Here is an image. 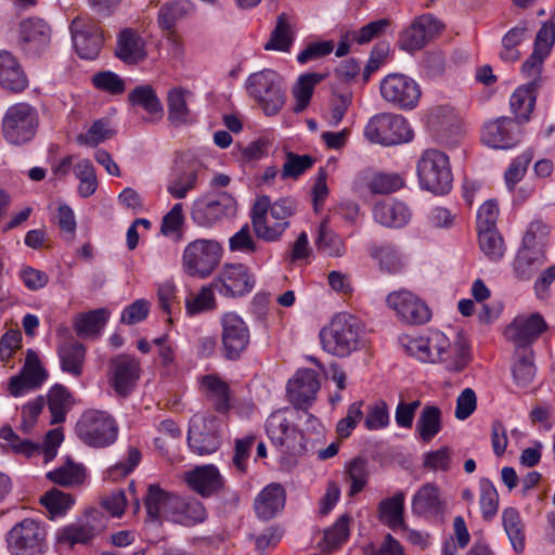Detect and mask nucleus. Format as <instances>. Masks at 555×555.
Returning <instances> with one entry per match:
<instances>
[{"label":"nucleus","mask_w":555,"mask_h":555,"mask_svg":"<svg viewBox=\"0 0 555 555\" xmlns=\"http://www.w3.org/2000/svg\"><path fill=\"white\" fill-rule=\"evenodd\" d=\"M400 344L404 350L423 363L441 364L449 372H461L470 362V348L464 341L452 344L438 330H428L421 335H403Z\"/></svg>","instance_id":"nucleus-1"},{"label":"nucleus","mask_w":555,"mask_h":555,"mask_svg":"<svg viewBox=\"0 0 555 555\" xmlns=\"http://www.w3.org/2000/svg\"><path fill=\"white\" fill-rule=\"evenodd\" d=\"M296 210L297 202L293 197H282L273 203L269 196L257 197L250 212L256 235L267 242L280 240Z\"/></svg>","instance_id":"nucleus-2"},{"label":"nucleus","mask_w":555,"mask_h":555,"mask_svg":"<svg viewBox=\"0 0 555 555\" xmlns=\"http://www.w3.org/2000/svg\"><path fill=\"white\" fill-rule=\"evenodd\" d=\"M322 349L331 356L346 358L364 345L363 327L358 318L338 313L320 331Z\"/></svg>","instance_id":"nucleus-3"},{"label":"nucleus","mask_w":555,"mask_h":555,"mask_svg":"<svg viewBox=\"0 0 555 555\" xmlns=\"http://www.w3.org/2000/svg\"><path fill=\"white\" fill-rule=\"evenodd\" d=\"M416 173L422 190L443 195L452 188L453 176L449 156L439 150H425L416 164Z\"/></svg>","instance_id":"nucleus-4"},{"label":"nucleus","mask_w":555,"mask_h":555,"mask_svg":"<svg viewBox=\"0 0 555 555\" xmlns=\"http://www.w3.org/2000/svg\"><path fill=\"white\" fill-rule=\"evenodd\" d=\"M119 427L116 420L106 411L90 409L85 411L77 424L76 435L91 448H106L118 438Z\"/></svg>","instance_id":"nucleus-5"},{"label":"nucleus","mask_w":555,"mask_h":555,"mask_svg":"<svg viewBox=\"0 0 555 555\" xmlns=\"http://www.w3.org/2000/svg\"><path fill=\"white\" fill-rule=\"evenodd\" d=\"M223 254L222 245L212 238H196L182 253V269L193 278L205 279L219 266Z\"/></svg>","instance_id":"nucleus-6"},{"label":"nucleus","mask_w":555,"mask_h":555,"mask_svg":"<svg viewBox=\"0 0 555 555\" xmlns=\"http://www.w3.org/2000/svg\"><path fill=\"white\" fill-rule=\"evenodd\" d=\"M413 130L406 118L391 113L376 114L364 127V137L372 143L392 146L408 143L413 139Z\"/></svg>","instance_id":"nucleus-7"},{"label":"nucleus","mask_w":555,"mask_h":555,"mask_svg":"<svg viewBox=\"0 0 555 555\" xmlns=\"http://www.w3.org/2000/svg\"><path fill=\"white\" fill-rule=\"evenodd\" d=\"M237 203L227 192H211L198 196L192 203V221L201 227L210 229L225 219L235 216Z\"/></svg>","instance_id":"nucleus-8"},{"label":"nucleus","mask_w":555,"mask_h":555,"mask_svg":"<svg viewBox=\"0 0 555 555\" xmlns=\"http://www.w3.org/2000/svg\"><path fill=\"white\" fill-rule=\"evenodd\" d=\"M47 539V526L37 518H24L7 533V544L12 555L42 553Z\"/></svg>","instance_id":"nucleus-9"},{"label":"nucleus","mask_w":555,"mask_h":555,"mask_svg":"<svg viewBox=\"0 0 555 555\" xmlns=\"http://www.w3.org/2000/svg\"><path fill=\"white\" fill-rule=\"evenodd\" d=\"M39 125L38 112L28 103L11 105L2 120V130L5 140L14 145L30 141Z\"/></svg>","instance_id":"nucleus-10"},{"label":"nucleus","mask_w":555,"mask_h":555,"mask_svg":"<svg viewBox=\"0 0 555 555\" xmlns=\"http://www.w3.org/2000/svg\"><path fill=\"white\" fill-rule=\"evenodd\" d=\"M246 90L267 116L276 115L285 103L281 81L275 72H253L246 80Z\"/></svg>","instance_id":"nucleus-11"},{"label":"nucleus","mask_w":555,"mask_h":555,"mask_svg":"<svg viewBox=\"0 0 555 555\" xmlns=\"http://www.w3.org/2000/svg\"><path fill=\"white\" fill-rule=\"evenodd\" d=\"M203 171V163L193 154L177 155L167 181V192L176 199L185 198L190 192L197 189Z\"/></svg>","instance_id":"nucleus-12"},{"label":"nucleus","mask_w":555,"mask_h":555,"mask_svg":"<svg viewBox=\"0 0 555 555\" xmlns=\"http://www.w3.org/2000/svg\"><path fill=\"white\" fill-rule=\"evenodd\" d=\"M0 438L16 454L29 459L42 456L43 462L49 463L56 456L57 449L64 440V434L62 428H53L47 433L43 443L39 444L29 439L21 438L10 426H4L0 429Z\"/></svg>","instance_id":"nucleus-13"},{"label":"nucleus","mask_w":555,"mask_h":555,"mask_svg":"<svg viewBox=\"0 0 555 555\" xmlns=\"http://www.w3.org/2000/svg\"><path fill=\"white\" fill-rule=\"evenodd\" d=\"M387 307L404 324L424 325L431 320L433 312L425 299L408 288L390 292L386 297Z\"/></svg>","instance_id":"nucleus-14"},{"label":"nucleus","mask_w":555,"mask_h":555,"mask_svg":"<svg viewBox=\"0 0 555 555\" xmlns=\"http://www.w3.org/2000/svg\"><path fill=\"white\" fill-rule=\"evenodd\" d=\"M224 421L215 415H194L190 421L188 443L198 455L215 453L221 446Z\"/></svg>","instance_id":"nucleus-15"},{"label":"nucleus","mask_w":555,"mask_h":555,"mask_svg":"<svg viewBox=\"0 0 555 555\" xmlns=\"http://www.w3.org/2000/svg\"><path fill=\"white\" fill-rule=\"evenodd\" d=\"M382 98L403 111H412L420 102V85L410 76L392 72L386 75L379 85Z\"/></svg>","instance_id":"nucleus-16"},{"label":"nucleus","mask_w":555,"mask_h":555,"mask_svg":"<svg viewBox=\"0 0 555 555\" xmlns=\"http://www.w3.org/2000/svg\"><path fill=\"white\" fill-rule=\"evenodd\" d=\"M294 417L292 410L284 409L271 413L267 418V435L284 453H294L302 448V434L295 426Z\"/></svg>","instance_id":"nucleus-17"},{"label":"nucleus","mask_w":555,"mask_h":555,"mask_svg":"<svg viewBox=\"0 0 555 555\" xmlns=\"http://www.w3.org/2000/svg\"><path fill=\"white\" fill-rule=\"evenodd\" d=\"M69 29L78 56L83 60L96 59L104 43L100 25L88 16H77L72 21Z\"/></svg>","instance_id":"nucleus-18"},{"label":"nucleus","mask_w":555,"mask_h":555,"mask_svg":"<svg viewBox=\"0 0 555 555\" xmlns=\"http://www.w3.org/2000/svg\"><path fill=\"white\" fill-rule=\"evenodd\" d=\"M223 354L237 360L250 343V331L245 320L236 312H227L221 318Z\"/></svg>","instance_id":"nucleus-19"},{"label":"nucleus","mask_w":555,"mask_h":555,"mask_svg":"<svg viewBox=\"0 0 555 555\" xmlns=\"http://www.w3.org/2000/svg\"><path fill=\"white\" fill-rule=\"evenodd\" d=\"M443 25L431 14L416 17L399 36V47L408 52L423 49L429 41L438 36Z\"/></svg>","instance_id":"nucleus-20"},{"label":"nucleus","mask_w":555,"mask_h":555,"mask_svg":"<svg viewBox=\"0 0 555 555\" xmlns=\"http://www.w3.org/2000/svg\"><path fill=\"white\" fill-rule=\"evenodd\" d=\"M256 279L242 263L227 264L214 283L217 292L224 297H242L255 287Z\"/></svg>","instance_id":"nucleus-21"},{"label":"nucleus","mask_w":555,"mask_h":555,"mask_svg":"<svg viewBox=\"0 0 555 555\" xmlns=\"http://www.w3.org/2000/svg\"><path fill=\"white\" fill-rule=\"evenodd\" d=\"M481 140L492 149L508 150L520 142L521 130L514 119L500 117L483 126Z\"/></svg>","instance_id":"nucleus-22"},{"label":"nucleus","mask_w":555,"mask_h":555,"mask_svg":"<svg viewBox=\"0 0 555 555\" xmlns=\"http://www.w3.org/2000/svg\"><path fill=\"white\" fill-rule=\"evenodd\" d=\"M141 375V364L138 359L120 354L112 359L109 365V384L117 395L128 396L135 387Z\"/></svg>","instance_id":"nucleus-23"},{"label":"nucleus","mask_w":555,"mask_h":555,"mask_svg":"<svg viewBox=\"0 0 555 555\" xmlns=\"http://www.w3.org/2000/svg\"><path fill=\"white\" fill-rule=\"evenodd\" d=\"M447 503L441 496L440 489L433 482L424 483L413 495L412 513L428 520L442 518Z\"/></svg>","instance_id":"nucleus-24"},{"label":"nucleus","mask_w":555,"mask_h":555,"mask_svg":"<svg viewBox=\"0 0 555 555\" xmlns=\"http://www.w3.org/2000/svg\"><path fill=\"white\" fill-rule=\"evenodd\" d=\"M319 389V375L312 369L298 370L287 384L289 401L299 409L308 408L315 399Z\"/></svg>","instance_id":"nucleus-25"},{"label":"nucleus","mask_w":555,"mask_h":555,"mask_svg":"<svg viewBox=\"0 0 555 555\" xmlns=\"http://www.w3.org/2000/svg\"><path fill=\"white\" fill-rule=\"evenodd\" d=\"M547 324L540 313L519 314L505 328V336L517 346L532 344L545 330Z\"/></svg>","instance_id":"nucleus-26"},{"label":"nucleus","mask_w":555,"mask_h":555,"mask_svg":"<svg viewBox=\"0 0 555 555\" xmlns=\"http://www.w3.org/2000/svg\"><path fill=\"white\" fill-rule=\"evenodd\" d=\"M51 39V28L38 17L23 20L20 23L18 41L27 53H37L47 47Z\"/></svg>","instance_id":"nucleus-27"},{"label":"nucleus","mask_w":555,"mask_h":555,"mask_svg":"<svg viewBox=\"0 0 555 555\" xmlns=\"http://www.w3.org/2000/svg\"><path fill=\"white\" fill-rule=\"evenodd\" d=\"M129 104L141 109L145 122L156 124L164 117V106L154 88L150 85H140L128 94Z\"/></svg>","instance_id":"nucleus-28"},{"label":"nucleus","mask_w":555,"mask_h":555,"mask_svg":"<svg viewBox=\"0 0 555 555\" xmlns=\"http://www.w3.org/2000/svg\"><path fill=\"white\" fill-rule=\"evenodd\" d=\"M412 217L406 204L397 199H384L373 207L374 220L383 227L400 229L405 227Z\"/></svg>","instance_id":"nucleus-29"},{"label":"nucleus","mask_w":555,"mask_h":555,"mask_svg":"<svg viewBox=\"0 0 555 555\" xmlns=\"http://www.w3.org/2000/svg\"><path fill=\"white\" fill-rule=\"evenodd\" d=\"M90 517L94 518V515H88L83 519L59 528L55 531V543L62 546L73 547L76 544H86L91 541L95 534L101 531L102 527L92 525Z\"/></svg>","instance_id":"nucleus-30"},{"label":"nucleus","mask_w":555,"mask_h":555,"mask_svg":"<svg viewBox=\"0 0 555 555\" xmlns=\"http://www.w3.org/2000/svg\"><path fill=\"white\" fill-rule=\"evenodd\" d=\"M369 253L379 270L387 273H399L408 263V257L402 248L392 242L373 244Z\"/></svg>","instance_id":"nucleus-31"},{"label":"nucleus","mask_w":555,"mask_h":555,"mask_svg":"<svg viewBox=\"0 0 555 555\" xmlns=\"http://www.w3.org/2000/svg\"><path fill=\"white\" fill-rule=\"evenodd\" d=\"M189 487L203 496H208L223 486V477L217 466L209 464L197 466L184 474Z\"/></svg>","instance_id":"nucleus-32"},{"label":"nucleus","mask_w":555,"mask_h":555,"mask_svg":"<svg viewBox=\"0 0 555 555\" xmlns=\"http://www.w3.org/2000/svg\"><path fill=\"white\" fill-rule=\"evenodd\" d=\"M286 493L282 485L272 482L266 486L255 499V512L261 519H271L284 508Z\"/></svg>","instance_id":"nucleus-33"},{"label":"nucleus","mask_w":555,"mask_h":555,"mask_svg":"<svg viewBox=\"0 0 555 555\" xmlns=\"http://www.w3.org/2000/svg\"><path fill=\"white\" fill-rule=\"evenodd\" d=\"M541 78H534L531 82L519 86L511 95L509 105L513 114L520 121H527L534 108L537 89L541 86Z\"/></svg>","instance_id":"nucleus-34"},{"label":"nucleus","mask_w":555,"mask_h":555,"mask_svg":"<svg viewBox=\"0 0 555 555\" xmlns=\"http://www.w3.org/2000/svg\"><path fill=\"white\" fill-rule=\"evenodd\" d=\"M179 498L165 491L158 485H150L145 495V507L152 520L168 515L178 508Z\"/></svg>","instance_id":"nucleus-35"},{"label":"nucleus","mask_w":555,"mask_h":555,"mask_svg":"<svg viewBox=\"0 0 555 555\" xmlns=\"http://www.w3.org/2000/svg\"><path fill=\"white\" fill-rule=\"evenodd\" d=\"M111 317L109 310L99 308L80 313L74 319V330L79 337H98L104 331Z\"/></svg>","instance_id":"nucleus-36"},{"label":"nucleus","mask_w":555,"mask_h":555,"mask_svg":"<svg viewBox=\"0 0 555 555\" xmlns=\"http://www.w3.org/2000/svg\"><path fill=\"white\" fill-rule=\"evenodd\" d=\"M442 427L441 409L435 404H425L415 424V434L418 439L429 443L442 430Z\"/></svg>","instance_id":"nucleus-37"},{"label":"nucleus","mask_w":555,"mask_h":555,"mask_svg":"<svg viewBox=\"0 0 555 555\" xmlns=\"http://www.w3.org/2000/svg\"><path fill=\"white\" fill-rule=\"evenodd\" d=\"M61 370L74 377H79L83 371L86 347L75 340L64 341L57 348Z\"/></svg>","instance_id":"nucleus-38"},{"label":"nucleus","mask_w":555,"mask_h":555,"mask_svg":"<svg viewBox=\"0 0 555 555\" xmlns=\"http://www.w3.org/2000/svg\"><path fill=\"white\" fill-rule=\"evenodd\" d=\"M546 249L540 247L520 246L514 262V269L519 279L527 280L543 266L546 260Z\"/></svg>","instance_id":"nucleus-39"},{"label":"nucleus","mask_w":555,"mask_h":555,"mask_svg":"<svg viewBox=\"0 0 555 555\" xmlns=\"http://www.w3.org/2000/svg\"><path fill=\"white\" fill-rule=\"evenodd\" d=\"M116 55L127 65H135L146 56L143 40L137 33L125 29L118 37Z\"/></svg>","instance_id":"nucleus-40"},{"label":"nucleus","mask_w":555,"mask_h":555,"mask_svg":"<svg viewBox=\"0 0 555 555\" xmlns=\"http://www.w3.org/2000/svg\"><path fill=\"white\" fill-rule=\"evenodd\" d=\"M403 511V492H398L391 498L382 500L378 505L380 521L391 530L404 528Z\"/></svg>","instance_id":"nucleus-41"},{"label":"nucleus","mask_w":555,"mask_h":555,"mask_svg":"<svg viewBox=\"0 0 555 555\" xmlns=\"http://www.w3.org/2000/svg\"><path fill=\"white\" fill-rule=\"evenodd\" d=\"M201 387L218 412L224 413L230 409L229 387L220 377L205 375L201 378Z\"/></svg>","instance_id":"nucleus-42"},{"label":"nucleus","mask_w":555,"mask_h":555,"mask_svg":"<svg viewBox=\"0 0 555 555\" xmlns=\"http://www.w3.org/2000/svg\"><path fill=\"white\" fill-rule=\"evenodd\" d=\"M363 181L367 190L375 194L397 192L404 185V178L397 172H367Z\"/></svg>","instance_id":"nucleus-43"},{"label":"nucleus","mask_w":555,"mask_h":555,"mask_svg":"<svg viewBox=\"0 0 555 555\" xmlns=\"http://www.w3.org/2000/svg\"><path fill=\"white\" fill-rule=\"evenodd\" d=\"M502 525L513 550L516 553L524 552L525 533L519 512L514 507L504 508L502 512Z\"/></svg>","instance_id":"nucleus-44"},{"label":"nucleus","mask_w":555,"mask_h":555,"mask_svg":"<svg viewBox=\"0 0 555 555\" xmlns=\"http://www.w3.org/2000/svg\"><path fill=\"white\" fill-rule=\"evenodd\" d=\"M72 403V396L67 388L62 385H54L48 393V406L51 413V423H63L70 410Z\"/></svg>","instance_id":"nucleus-45"},{"label":"nucleus","mask_w":555,"mask_h":555,"mask_svg":"<svg viewBox=\"0 0 555 555\" xmlns=\"http://www.w3.org/2000/svg\"><path fill=\"white\" fill-rule=\"evenodd\" d=\"M40 503L48 512L49 518L55 520L64 517L74 506V498L59 489H52L40 498Z\"/></svg>","instance_id":"nucleus-46"},{"label":"nucleus","mask_w":555,"mask_h":555,"mask_svg":"<svg viewBox=\"0 0 555 555\" xmlns=\"http://www.w3.org/2000/svg\"><path fill=\"white\" fill-rule=\"evenodd\" d=\"M47 478L61 486H78L87 478V472L82 464L67 461L60 467L47 473Z\"/></svg>","instance_id":"nucleus-47"},{"label":"nucleus","mask_w":555,"mask_h":555,"mask_svg":"<svg viewBox=\"0 0 555 555\" xmlns=\"http://www.w3.org/2000/svg\"><path fill=\"white\" fill-rule=\"evenodd\" d=\"M157 302L160 310L167 315L168 322H173V318L180 312V301L178 299V287L173 280L168 279L157 284Z\"/></svg>","instance_id":"nucleus-48"},{"label":"nucleus","mask_w":555,"mask_h":555,"mask_svg":"<svg viewBox=\"0 0 555 555\" xmlns=\"http://www.w3.org/2000/svg\"><path fill=\"white\" fill-rule=\"evenodd\" d=\"M323 77V75L315 73H306L299 76L292 90L295 99V113H300L307 108L312 98L314 86L322 80Z\"/></svg>","instance_id":"nucleus-49"},{"label":"nucleus","mask_w":555,"mask_h":555,"mask_svg":"<svg viewBox=\"0 0 555 555\" xmlns=\"http://www.w3.org/2000/svg\"><path fill=\"white\" fill-rule=\"evenodd\" d=\"M73 171L79 180L77 192L79 196L87 198L93 195L98 189V178L93 164L88 158L78 159Z\"/></svg>","instance_id":"nucleus-50"},{"label":"nucleus","mask_w":555,"mask_h":555,"mask_svg":"<svg viewBox=\"0 0 555 555\" xmlns=\"http://www.w3.org/2000/svg\"><path fill=\"white\" fill-rule=\"evenodd\" d=\"M192 11V3L186 0L165 3L158 11V24L162 29L173 31L179 21Z\"/></svg>","instance_id":"nucleus-51"},{"label":"nucleus","mask_w":555,"mask_h":555,"mask_svg":"<svg viewBox=\"0 0 555 555\" xmlns=\"http://www.w3.org/2000/svg\"><path fill=\"white\" fill-rule=\"evenodd\" d=\"M294 41V33L288 16L282 13L276 18V25L271 33L269 41L264 44L266 50L289 51Z\"/></svg>","instance_id":"nucleus-52"},{"label":"nucleus","mask_w":555,"mask_h":555,"mask_svg":"<svg viewBox=\"0 0 555 555\" xmlns=\"http://www.w3.org/2000/svg\"><path fill=\"white\" fill-rule=\"evenodd\" d=\"M255 443L254 436H246L235 440L234 453L229 465L230 470L236 476L247 473L251 448Z\"/></svg>","instance_id":"nucleus-53"},{"label":"nucleus","mask_w":555,"mask_h":555,"mask_svg":"<svg viewBox=\"0 0 555 555\" xmlns=\"http://www.w3.org/2000/svg\"><path fill=\"white\" fill-rule=\"evenodd\" d=\"M192 93L183 88H173L168 92L169 119L173 122H185L189 116L188 101Z\"/></svg>","instance_id":"nucleus-54"},{"label":"nucleus","mask_w":555,"mask_h":555,"mask_svg":"<svg viewBox=\"0 0 555 555\" xmlns=\"http://www.w3.org/2000/svg\"><path fill=\"white\" fill-rule=\"evenodd\" d=\"M479 247L491 261H499L505 254L504 241L498 230L478 232Z\"/></svg>","instance_id":"nucleus-55"},{"label":"nucleus","mask_w":555,"mask_h":555,"mask_svg":"<svg viewBox=\"0 0 555 555\" xmlns=\"http://www.w3.org/2000/svg\"><path fill=\"white\" fill-rule=\"evenodd\" d=\"M363 424L370 431L386 429L390 424L389 406L386 401L378 400L367 405Z\"/></svg>","instance_id":"nucleus-56"},{"label":"nucleus","mask_w":555,"mask_h":555,"mask_svg":"<svg viewBox=\"0 0 555 555\" xmlns=\"http://www.w3.org/2000/svg\"><path fill=\"white\" fill-rule=\"evenodd\" d=\"M317 246L319 250L330 257H341L346 251L343 238L328 229L325 222L320 225Z\"/></svg>","instance_id":"nucleus-57"},{"label":"nucleus","mask_w":555,"mask_h":555,"mask_svg":"<svg viewBox=\"0 0 555 555\" xmlns=\"http://www.w3.org/2000/svg\"><path fill=\"white\" fill-rule=\"evenodd\" d=\"M347 478L350 482L349 495L361 492L369 481L367 461L356 457L346 465Z\"/></svg>","instance_id":"nucleus-58"},{"label":"nucleus","mask_w":555,"mask_h":555,"mask_svg":"<svg viewBox=\"0 0 555 555\" xmlns=\"http://www.w3.org/2000/svg\"><path fill=\"white\" fill-rule=\"evenodd\" d=\"M350 516L344 514L332 527L325 530L324 543L327 551L333 552L347 542L350 534Z\"/></svg>","instance_id":"nucleus-59"},{"label":"nucleus","mask_w":555,"mask_h":555,"mask_svg":"<svg viewBox=\"0 0 555 555\" xmlns=\"http://www.w3.org/2000/svg\"><path fill=\"white\" fill-rule=\"evenodd\" d=\"M480 487V511L485 520H491L498 513L499 493L493 482L488 478H481Z\"/></svg>","instance_id":"nucleus-60"},{"label":"nucleus","mask_w":555,"mask_h":555,"mask_svg":"<svg viewBox=\"0 0 555 555\" xmlns=\"http://www.w3.org/2000/svg\"><path fill=\"white\" fill-rule=\"evenodd\" d=\"M21 374L37 388H40L48 378V373L42 366L38 353L31 349L27 350Z\"/></svg>","instance_id":"nucleus-61"},{"label":"nucleus","mask_w":555,"mask_h":555,"mask_svg":"<svg viewBox=\"0 0 555 555\" xmlns=\"http://www.w3.org/2000/svg\"><path fill=\"white\" fill-rule=\"evenodd\" d=\"M313 164L314 159L309 155H298L293 152H287L282 167V178L297 179L310 169Z\"/></svg>","instance_id":"nucleus-62"},{"label":"nucleus","mask_w":555,"mask_h":555,"mask_svg":"<svg viewBox=\"0 0 555 555\" xmlns=\"http://www.w3.org/2000/svg\"><path fill=\"white\" fill-rule=\"evenodd\" d=\"M184 222L183 204L176 203L172 208L164 216L160 232L173 240L181 238V228Z\"/></svg>","instance_id":"nucleus-63"},{"label":"nucleus","mask_w":555,"mask_h":555,"mask_svg":"<svg viewBox=\"0 0 555 555\" xmlns=\"http://www.w3.org/2000/svg\"><path fill=\"white\" fill-rule=\"evenodd\" d=\"M111 135L112 130L109 128V121L99 119L89 127L86 133H81L77 137V142L93 147L111 138Z\"/></svg>","instance_id":"nucleus-64"}]
</instances>
